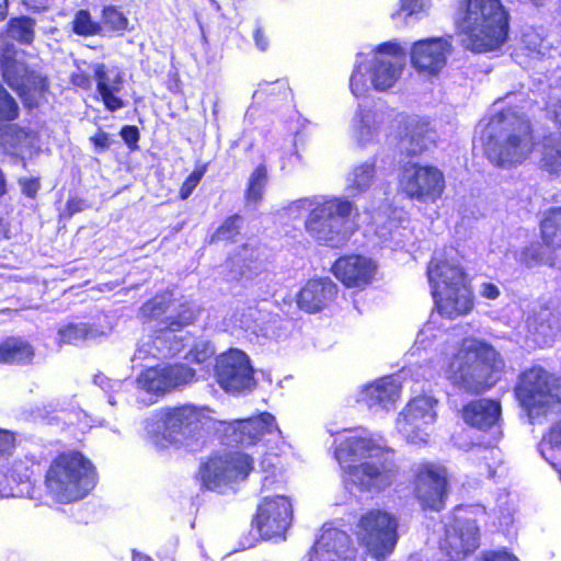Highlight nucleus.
<instances>
[{
    "instance_id": "obj_1",
    "label": "nucleus",
    "mask_w": 561,
    "mask_h": 561,
    "mask_svg": "<svg viewBox=\"0 0 561 561\" xmlns=\"http://www.w3.org/2000/svg\"><path fill=\"white\" fill-rule=\"evenodd\" d=\"M210 430L222 431L226 444L242 447H265L280 438L275 417L268 412L227 423L214 420L205 407L183 404L161 409L146 421V431L157 446L173 444L193 453L203 447Z\"/></svg>"
},
{
    "instance_id": "obj_2",
    "label": "nucleus",
    "mask_w": 561,
    "mask_h": 561,
    "mask_svg": "<svg viewBox=\"0 0 561 561\" xmlns=\"http://www.w3.org/2000/svg\"><path fill=\"white\" fill-rule=\"evenodd\" d=\"M335 459L342 481L350 491L380 492L396 479L393 450L367 431H351L337 444Z\"/></svg>"
},
{
    "instance_id": "obj_3",
    "label": "nucleus",
    "mask_w": 561,
    "mask_h": 561,
    "mask_svg": "<svg viewBox=\"0 0 561 561\" xmlns=\"http://www.w3.org/2000/svg\"><path fill=\"white\" fill-rule=\"evenodd\" d=\"M482 142L488 159L502 168L523 163L534 149L530 124L514 108L495 110L482 130Z\"/></svg>"
},
{
    "instance_id": "obj_4",
    "label": "nucleus",
    "mask_w": 561,
    "mask_h": 561,
    "mask_svg": "<svg viewBox=\"0 0 561 561\" xmlns=\"http://www.w3.org/2000/svg\"><path fill=\"white\" fill-rule=\"evenodd\" d=\"M503 367L504 362L492 345L467 337L443 365V373L457 387L481 392L494 386Z\"/></svg>"
},
{
    "instance_id": "obj_5",
    "label": "nucleus",
    "mask_w": 561,
    "mask_h": 561,
    "mask_svg": "<svg viewBox=\"0 0 561 561\" xmlns=\"http://www.w3.org/2000/svg\"><path fill=\"white\" fill-rule=\"evenodd\" d=\"M404 65L405 51L398 43H382L370 54L358 53L350 77L351 93L364 98L371 90H390L401 78Z\"/></svg>"
},
{
    "instance_id": "obj_6",
    "label": "nucleus",
    "mask_w": 561,
    "mask_h": 561,
    "mask_svg": "<svg viewBox=\"0 0 561 561\" xmlns=\"http://www.w3.org/2000/svg\"><path fill=\"white\" fill-rule=\"evenodd\" d=\"M457 27L467 48L482 53L502 46L508 33V13L501 0H467Z\"/></svg>"
},
{
    "instance_id": "obj_7",
    "label": "nucleus",
    "mask_w": 561,
    "mask_h": 561,
    "mask_svg": "<svg viewBox=\"0 0 561 561\" xmlns=\"http://www.w3.org/2000/svg\"><path fill=\"white\" fill-rule=\"evenodd\" d=\"M355 205L345 196H318V202L305 221L307 233L319 244L341 248L355 232L351 215Z\"/></svg>"
},
{
    "instance_id": "obj_8",
    "label": "nucleus",
    "mask_w": 561,
    "mask_h": 561,
    "mask_svg": "<svg viewBox=\"0 0 561 561\" xmlns=\"http://www.w3.org/2000/svg\"><path fill=\"white\" fill-rule=\"evenodd\" d=\"M516 400L530 423L561 412V381L541 366L524 370L514 387Z\"/></svg>"
},
{
    "instance_id": "obj_9",
    "label": "nucleus",
    "mask_w": 561,
    "mask_h": 561,
    "mask_svg": "<svg viewBox=\"0 0 561 561\" xmlns=\"http://www.w3.org/2000/svg\"><path fill=\"white\" fill-rule=\"evenodd\" d=\"M46 488L54 500L71 503L85 497L96 484V472L80 453L58 456L46 473Z\"/></svg>"
},
{
    "instance_id": "obj_10",
    "label": "nucleus",
    "mask_w": 561,
    "mask_h": 561,
    "mask_svg": "<svg viewBox=\"0 0 561 561\" xmlns=\"http://www.w3.org/2000/svg\"><path fill=\"white\" fill-rule=\"evenodd\" d=\"M398 522L391 514L371 510L360 515L355 536L368 554L380 560L389 556L398 541Z\"/></svg>"
},
{
    "instance_id": "obj_11",
    "label": "nucleus",
    "mask_w": 561,
    "mask_h": 561,
    "mask_svg": "<svg viewBox=\"0 0 561 561\" xmlns=\"http://www.w3.org/2000/svg\"><path fill=\"white\" fill-rule=\"evenodd\" d=\"M254 468L253 458L242 451L213 455L201 466L199 474L205 488L219 493L244 481Z\"/></svg>"
},
{
    "instance_id": "obj_12",
    "label": "nucleus",
    "mask_w": 561,
    "mask_h": 561,
    "mask_svg": "<svg viewBox=\"0 0 561 561\" xmlns=\"http://www.w3.org/2000/svg\"><path fill=\"white\" fill-rule=\"evenodd\" d=\"M0 67L5 83L25 101H33L46 87L42 76L28 70L24 53L16 49L4 35L0 36Z\"/></svg>"
},
{
    "instance_id": "obj_13",
    "label": "nucleus",
    "mask_w": 561,
    "mask_h": 561,
    "mask_svg": "<svg viewBox=\"0 0 561 561\" xmlns=\"http://www.w3.org/2000/svg\"><path fill=\"white\" fill-rule=\"evenodd\" d=\"M436 404L437 401L430 396L410 400L396 420L398 433L411 444H426L437 417Z\"/></svg>"
},
{
    "instance_id": "obj_14",
    "label": "nucleus",
    "mask_w": 561,
    "mask_h": 561,
    "mask_svg": "<svg viewBox=\"0 0 561 561\" xmlns=\"http://www.w3.org/2000/svg\"><path fill=\"white\" fill-rule=\"evenodd\" d=\"M399 186L411 199L434 204L444 193L445 176L436 167L408 163L400 173Z\"/></svg>"
},
{
    "instance_id": "obj_15",
    "label": "nucleus",
    "mask_w": 561,
    "mask_h": 561,
    "mask_svg": "<svg viewBox=\"0 0 561 561\" xmlns=\"http://www.w3.org/2000/svg\"><path fill=\"white\" fill-rule=\"evenodd\" d=\"M197 313V308L188 302L173 300L171 295L164 294L153 297L147 301L139 311L144 321L159 320L158 333L171 332L172 337L184 327L191 324Z\"/></svg>"
},
{
    "instance_id": "obj_16",
    "label": "nucleus",
    "mask_w": 561,
    "mask_h": 561,
    "mask_svg": "<svg viewBox=\"0 0 561 561\" xmlns=\"http://www.w3.org/2000/svg\"><path fill=\"white\" fill-rule=\"evenodd\" d=\"M215 374L219 386L227 392L241 393L255 386L248 355L236 348L216 358Z\"/></svg>"
},
{
    "instance_id": "obj_17",
    "label": "nucleus",
    "mask_w": 561,
    "mask_h": 561,
    "mask_svg": "<svg viewBox=\"0 0 561 561\" xmlns=\"http://www.w3.org/2000/svg\"><path fill=\"white\" fill-rule=\"evenodd\" d=\"M463 512L462 508L456 511L440 541L442 551L455 561L473 552L479 546V528L474 520L463 516Z\"/></svg>"
},
{
    "instance_id": "obj_18",
    "label": "nucleus",
    "mask_w": 561,
    "mask_h": 561,
    "mask_svg": "<svg viewBox=\"0 0 561 561\" xmlns=\"http://www.w3.org/2000/svg\"><path fill=\"white\" fill-rule=\"evenodd\" d=\"M414 492L425 508L440 511L447 495V472L444 467L422 463L415 469Z\"/></svg>"
},
{
    "instance_id": "obj_19",
    "label": "nucleus",
    "mask_w": 561,
    "mask_h": 561,
    "mask_svg": "<svg viewBox=\"0 0 561 561\" xmlns=\"http://www.w3.org/2000/svg\"><path fill=\"white\" fill-rule=\"evenodd\" d=\"M195 379V370L183 364L151 367L142 371L137 383L140 389L156 394H163L191 383Z\"/></svg>"
},
{
    "instance_id": "obj_20",
    "label": "nucleus",
    "mask_w": 561,
    "mask_h": 561,
    "mask_svg": "<svg viewBox=\"0 0 561 561\" xmlns=\"http://www.w3.org/2000/svg\"><path fill=\"white\" fill-rule=\"evenodd\" d=\"M291 520V504L285 496L264 497L257 507L255 524L262 537L283 538Z\"/></svg>"
},
{
    "instance_id": "obj_21",
    "label": "nucleus",
    "mask_w": 561,
    "mask_h": 561,
    "mask_svg": "<svg viewBox=\"0 0 561 561\" xmlns=\"http://www.w3.org/2000/svg\"><path fill=\"white\" fill-rule=\"evenodd\" d=\"M451 50L450 37L421 39L411 48V64L420 73L436 75L445 67Z\"/></svg>"
},
{
    "instance_id": "obj_22",
    "label": "nucleus",
    "mask_w": 561,
    "mask_h": 561,
    "mask_svg": "<svg viewBox=\"0 0 561 561\" xmlns=\"http://www.w3.org/2000/svg\"><path fill=\"white\" fill-rule=\"evenodd\" d=\"M93 78L96 83V92L106 110L115 112L125 106L119 96L124 88V73L115 66L94 64L92 66Z\"/></svg>"
},
{
    "instance_id": "obj_23",
    "label": "nucleus",
    "mask_w": 561,
    "mask_h": 561,
    "mask_svg": "<svg viewBox=\"0 0 561 561\" xmlns=\"http://www.w3.org/2000/svg\"><path fill=\"white\" fill-rule=\"evenodd\" d=\"M401 383L397 377L389 376L366 385L358 393L357 401L374 412L389 411L400 398Z\"/></svg>"
},
{
    "instance_id": "obj_24",
    "label": "nucleus",
    "mask_w": 561,
    "mask_h": 561,
    "mask_svg": "<svg viewBox=\"0 0 561 561\" xmlns=\"http://www.w3.org/2000/svg\"><path fill=\"white\" fill-rule=\"evenodd\" d=\"M385 113L364 104H358L348 123V135L359 146L365 147L378 140Z\"/></svg>"
},
{
    "instance_id": "obj_25",
    "label": "nucleus",
    "mask_w": 561,
    "mask_h": 561,
    "mask_svg": "<svg viewBox=\"0 0 561 561\" xmlns=\"http://www.w3.org/2000/svg\"><path fill=\"white\" fill-rule=\"evenodd\" d=\"M311 549L340 561H357V550L350 535L333 524L323 525Z\"/></svg>"
},
{
    "instance_id": "obj_26",
    "label": "nucleus",
    "mask_w": 561,
    "mask_h": 561,
    "mask_svg": "<svg viewBox=\"0 0 561 561\" xmlns=\"http://www.w3.org/2000/svg\"><path fill=\"white\" fill-rule=\"evenodd\" d=\"M432 295L443 290V286L454 287L468 283L467 275L459 261L454 256L435 254L427 268Z\"/></svg>"
},
{
    "instance_id": "obj_27",
    "label": "nucleus",
    "mask_w": 561,
    "mask_h": 561,
    "mask_svg": "<svg viewBox=\"0 0 561 561\" xmlns=\"http://www.w3.org/2000/svg\"><path fill=\"white\" fill-rule=\"evenodd\" d=\"M332 271L337 279L347 287H362L370 283L376 272L375 262L362 255L340 257Z\"/></svg>"
},
{
    "instance_id": "obj_28",
    "label": "nucleus",
    "mask_w": 561,
    "mask_h": 561,
    "mask_svg": "<svg viewBox=\"0 0 561 561\" xmlns=\"http://www.w3.org/2000/svg\"><path fill=\"white\" fill-rule=\"evenodd\" d=\"M438 314L448 319H456L468 314L473 308V294L468 286H443V290L433 294Z\"/></svg>"
},
{
    "instance_id": "obj_29",
    "label": "nucleus",
    "mask_w": 561,
    "mask_h": 561,
    "mask_svg": "<svg viewBox=\"0 0 561 561\" xmlns=\"http://www.w3.org/2000/svg\"><path fill=\"white\" fill-rule=\"evenodd\" d=\"M337 287L329 278L311 279L299 291L297 304L306 312L325 308L336 296Z\"/></svg>"
},
{
    "instance_id": "obj_30",
    "label": "nucleus",
    "mask_w": 561,
    "mask_h": 561,
    "mask_svg": "<svg viewBox=\"0 0 561 561\" xmlns=\"http://www.w3.org/2000/svg\"><path fill=\"white\" fill-rule=\"evenodd\" d=\"M36 142V135L15 124L0 126V151L24 159L31 154Z\"/></svg>"
},
{
    "instance_id": "obj_31",
    "label": "nucleus",
    "mask_w": 561,
    "mask_h": 561,
    "mask_svg": "<svg viewBox=\"0 0 561 561\" xmlns=\"http://www.w3.org/2000/svg\"><path fill=\"white\" fill-rule=\"evenodd\" d=\"M528 337L538 346L550 344L559 332V318L549 309L541 308L529 314L525 322Z\"/></svg>"
},
{
    "instance_id": "obj_32",
    "label": "nucleus",
    "mask_w": 561,
    "mask_h": 561,
    "mask_svg": "<svg viewBox=\"0 0 561 561\" xmlns=\"http://www.w3.org/2000/svg\"><path fill=\"white\" fill-rule=\"evenodd\" d=\"M184 347L182 339L172 337L171 332L158 333L156 336H148L138 345L131 358L133 362L152 357H171L179 354Z\"/></svg>"
},
{
    "instance_id": "obj_33",
    "label": "nucleus",
    "mask_w": 561,
    "mask_h": 561,
    "mask_svg": "<svg viewBox=\"0 0 561 561\" xmlns=\"http://www.w3.org/2000/svg\"><path fill=\"white\" fill-rule=\"evenodd\" d=\"M501 415V405L491 399H479L463 409V419L471 426L485 430L495 425Z\"/></svg>"
},
{
    "instance_id": "obj_34",
    "label": "nucleus",
    "mask_w": 561,
    "mask_h": 561,
    "mask_svg": "<svg viewBox=\"0 0 561 561\" xmlns=\"http://www.w3.org/2000/svg\"><path fill=\"white\" fill-rule=\"evenodd\" d=\"M110 330L108 327L104 328L96 324L67 323L58 328L56 341L59 346L80 345L106 336Z\"/></svg>"
},
{
    "instance_id": "obj_35",
    "label": "nucleus",
    "mask_w": 561,
    "mask_h": 561,
    "mask_svg": "<svg viewBox=\"0 0 561 561\" xmlns=\"http://www.w3.org/2000/svg\"><path fill=\"white\" fill-rule=\"evenodd\" d=\"M33 357V347L23 340L10 337L0 343V363L2 364H27Z\"/></svg>"
},
{
    "instance_id": "obj_36",
    "label": "nucleus",
    "mask_w": 561,
    "mask_h": 561,
    "mask_svg": "<svg viewBox=\"0 0 561 561\" xmlns=\"http://www.w3.org/2000/svg\"><path fill=\"white\" fill-rule=\"evenodd\" d=\"M404 141L409 144L407 149L411 154H419L434 142V131L427 122L413 121Z\"/></svg>"
},
{
    "instance_id": "obj_37",
    "label": "nucleus",
    "mask_w": 561,
    "mask_h": 561,
    "mask_svg": "<svg viewBox=\"0 0 561 561\" xmlns=\"http://www.w3.org/2000/svg\"><path fill=\"white\" fill-rule=\"evenodd\" d=\"M518 49L523 55L531 58L550 55L553 50L550 43L543 38L542 33L534 27H527L523 31Z\"/></svg>"
},
{
    "instance_id": "obj_38",
    "label": "nucleus",
    "mask_w": 561,
    "mask_h": 561,
    "mask_svg": "<svg viewBox=\"0 0 561 561\" xmlns=\"http://www.w3.org/2000/svg\"><path fill=\"white\" fill-rule=\"evenodd\" d=\"M541 237L547 245L561 248V207L550 208L545 213Z\"/></svg>"
},
{
    "instance_id": "obj_39",
    "label": "nucleus",
    "mask_w": 561,
    "mask_h": 561,
    "mask_svg": "<svg viewBox=\"0 0 561 561\" xmlns=\"http://www.w3.org/2000/svg\"><path fill=\"white\" fill-rule=\"evenodd\" d=\"M375 178V165L371 162H364L355 167L347 175L346 191L356 195L366 191L373 183Z\"/></svg>"
},
{
    "instance_id": "obj_40",
    "label": "nucleus",
    "mask_w": 561,
    "mask_h": 561,
    "mask_svg": "<svg viewBox=\"0 0 561 561\" xmlns=\"http://www.w3.org/2000/svg\"><path fill=\"white\" fill-rule=\"evenodd\" d=\"M540 165L550 174H561V137L545 140Z\"/></svg>"
},
{
    "instance_id": "obj_41",
    "label": "nucleus",
    "mask_w": 561,
    "mask_h": 561,
    "mask_svg": "<svg viewBox=\"0 0 561 561\" xmlns=\"http://www.w3.org/2000/svg\"><path fill=\"white\" fill-rule=\"evenodd\" d=\"M34 20L22 16L11 19L8 24L7 39L8 37L15 39L22 44H31L34 38Z\"/></svg>"
},
{
    "instance_id": "obj_42",
    "label": "nucleus",
    "mask_w": 561,
    "mask_h": 561,
    "mask_svg": "<svg viewBox=\"0 0 561 561\" xmlns=\"http://www.w3.org/2000/svg\"><path fill=\"white\" fill-rule=\"evenodd\" d=\"M267 181L266 168L262 164L255 168L248 181V188L245 193L248 204L257 205L262 201Z\"/></svg>"
},
{
    "instance_id": "obj_43",
    "label": "nucleus",
    "mask_w": 561,
    "mask_h": 561,
    "mask_svg": "<svg viewBox=\"0 0 561 561\" xmlns=\"http://www.w3.org/2000/svg\"><path fill=\"white\" fill-rule=\"evenodd\" d=\"M102 24L114 32H123L128 27V19L115 5H105L101 14Z\"/></svg>"
},
{
    "instance_id": "obj_44",
    "label": "nucleus",
    "mask_w": 561,
    "mask_h": 561,
    "mask_svg": "<svg viewBox=\"0 0 561 561\" xmlns=\"http://www.w3.org/2000/svg\"><path fill=\"white\" fill-rule=\"evenodd\" d=\"M72 30L78 35L91 36L102 31V24L93 21L89 11L79 10L72 21Z\"/></svg>"
},
{
    "instance_id": "obj_45",
    "label": "nucleus",
    "mask_w": 561,
    "mask_h": 561,
    "mask_svg": "<svg viewBox=\"0 0 561 561\" xmlns=\"http://www.w3.org/2000/svg\"><path fill=\"white\" fill-rule=\"evenodd\" d=\"M437 316H432L430 321L417 333L415 346L417 348L430 347L435 340L442 337L443 332L436 328Z\"/></svg>"
},
{
    "instance_id": "obj_46",
    "label": "nucleus",
    "mask_w": 561,
    "mask_h": 561,
    "mask_svg": "<svg viewBox=\"0 0 561 561\" xmlns=\"http://www.w3.org/2000/svg\"><path fill=\"white\" fill-rule=\"evenodd\" d=\"M20 107L14 98L0 84V122L18 118Z\"/></svg>"
},
{
    "instance_id": "obj_47",
    "label": "nucleus",
    "mask_w": 561,
    "mask_h": 561,
    "mask_svg": "<svg viewBox=\"0 0 561 561\" xmlns=\"http://www.w3.org/2000/svg\"><path fill=\"white\" fill-rule=\"evenodd\" d=\"M512 254L517 262L527 267H534L545 263L541 256V247L537 243L525 247L519 253L513 251Z\"/></svg>"
},
{
    "instance_id": "obj_48",
    "label": "nucleus",
    "mask_w": 561,
    "mask_h": 561,
    "mask_svg": "<svg viewBox=\"0 0 561 561\" xmlns=\"http://www.w3.org/2000/svg\"><path fill=\"white\" fill-rule=\"evenodd\" d=\"M241 221L242 219L240 216H230L213 234L211 241H225L233 239L239 233Z\"/></svg>"
},
{
    "instance_id": "obj_49",
    "label": "nucleus",
    "mask_w": 561,
    "mask_h": 561,
    "mask_svg": "<svg viewBox=\"0 0 561 561\" xmlns=\"http://www.w3.org/2000/svg\"><path fill=\"white\" fill-rule=\"evenodd\" d=\"M213 346L205 341L197 342L185 356L190 363L204 364L214 355Z\"/></svg>"
},
{
    "instance_id": "obj_50",
    "label": "nucleus",
    "mask_w": 561,
    "mask_h": 561,
    "mask_svg": "<svg viewBox=\"0 0 561 561\" xmlns=\"http://www.w3.org/2000/svg\"><path fill=\"white\" fill-rule=\"evenodd\" d=\"M373 224L376 226V233L383 240L391 236L392 228L396 227L394 220L390 219L385 213L376 211L371 216Z\"/></svg>"
},
{
    "instance_id": "obj_51",
    "label": "nucleus",
    "mask_w": 561,
    "mask_h": 561,
    "mask_svg": "<svg viewBox=\"0 0 561 561\" xmlns=\"http://www.w3.org/2000/svg\"><path fill=\"white\" fill-rule=\"evenodd\" d=\"M16 436L14 432L0 427V463L12 456L15 449Z\"/></svg>"
},
{
    "instance_id": "obj_52",
    "label": "nucleus",
    "mask_w": 561,
    "mask_h": 561,
    "mask_svg": "<svg viewBox=\"0 0 561 561\" xmlns=\"http://www.w3.org/2000/svg\"><path fill=\"white\" fill-rule=\"evenodd\" d=\"M431 7V0H401L400 11L407 16L420 18Z\"/></svg>"
},
{
    "instance_id": "obj_53",
    "label": "nucleus",
    "mask_w": 561,
    "mask_h": 561,
    "mask_svg": "<svg viewBox=\"0 0 561 561\" xmlns=\"http://www.w3.org/2000/svg\"><path fill=\"white\" fill-rule=\"evenodd\" d=\"M558 447V446H561V419L556 422L549 433L543 436L540 445H539V449H540V453L541 455L546 458V448L547 447Z\"/></svg>"
},
{
    "instance_id": "obj_54",
    "label": "nucleus",
    "mask_w": 561,
    "mask_h": 561,
    "mask_svg": "<svg viewBox=\"0 0 561 561\" xmlns=\"http://www.w3.org/2000/svg\"><path fill=\"white\" fill-rule=\"evenodd\" d=\"M318 202V196L309 198H300L291 202L287 207V213L290 217L296 218L301 216L305 211L312 213V208Z\"/></svg>"
},
{
    "instance_id": "obj_55",
    "label": "nucleus",
    "mask_w": 561,
    "mask_h": 561,
    "mask_svg": "<svg viewBox=\"0 0 561 561\" xmlns=\"http://www.w3.org/2000/svg\"><path fill=\"white\" fill-rule=\"evenodd\" d=\"M204 172V169H196L187 176L180 190V196L182 199H186L192 194L194 188L202 180Z\"/></svg>"
},
{
    "instance_id": "obj_56",
    "label": "nucleus",
    "mask_w": 561,
    "mask_h": 561,
    "mask_svg": "<svg viewBox=\"0 0 561 561\" xmlns=\"http://www.w3.org/2000/svg\"><path fill=\"white\" fill-rule=\"evenodd\" d=\"M478 293L482 298H485L489 300H495L501 295V290H500L499 286L493 283H490V282L481 283L479 285Z\"/></svg>"
},
{
    "instance_id": "obj_57",
    "label": "nucleus",
    "mask_w": 561,
    "mask_h": 561,
    "mask_svg": "<svg viewBox=\"0 0 561 561\" xmlns=\"http://www.w3.org/2000/svg\"><path fill=\"white\" fill-rule=\"evenodd\" d=\"M94 382L105 391H118L122 388L121 380H112L102 374L94 377Z\"/></svg>"
},
{
    "instance_id": "obj_58",
    "label": "nucleus",
    "mask_w": 561,
    "mask_h": 561,
    "mask_svg": "<svg viewBox=\"0 0 561 561\" xmlns=\"http://www.w3.org/2000/svg\"><path fill=\"white\" fill-rule=\"evenodd\" d=\"M70 81L73 85L81 89H89L91 87L90 76L80 69L71 75Z\"/></svg>"
},
{
    "instance_id": "obj_59",
    "label": "nucleus",
    "mask_w": 561,
    "mask_h": 561,
    "mask_svg": "<svg viewBox=\"0 0 561 561\" xmlns=\"http://www.w3.org/2000/svg\"><path fill=\"white\" fill-rule=\"evenodd\" d=\"M121 136L129 147L136 145L139 139V133L135 126L123 127L121 130Z\"/></svg>"
},
{
    "instance_id": "obj_60",
    "label": "nucleus",
    "mask_w": 561,
    "mask_h": 561,
    "mask_svg": "<svg viewBox=\"0 0 561 561\" xmlns=\"http://www.w3.org/2000/svg\"><path fill=\"white\" fill-rule=\"evenodd\" d=\"M480 561H518L514 556L505 551H490L483 554Z\"/></svg>"
},
{
    "instance_id": "obj_61",
    "label": "nucleus",
    "mask_w": 561,
    "mask_h": 561,
    "mask_svg": "<svg viewBox=\"0 0 561 561\" xmlns=\"http://www.w3.org/2000/svg\"><path fill=\"white\" fill-rule=\"evenodd\" d=\"M20 184L22 186L23 193L30 197L34 196L39 188V183L35 179L20 180Z\"/></svg>"
},
{
    "instance_id": "obj_62",
    "label": "nucleus",
    "mask_w": 561,
    "mask_h": 561,
    "mask_svg": "<svg viewBox=\"0 0 561 561\" xmlns=\"http://www.w3.org/2000/svg\"><path fill=\"white\" fill-rule=\"evenodd\" d=\"M91 141L94 144L96 148L100 150H105L110 147V136L104 131H99L94 136L91 137Z\"/></svg>"
},
{
    "instance_id": "obj_63",
    "label": "nucleus",
    "mask_w": 561,
    "mask_h": 561,
    "mask_svg": "<svg viewBox=\"0 0 561 561\" xmlns=\"http://www.w3.org/2000/svg\"><path fill=\"white\" fill-rule=\"evenodd\" d=\"M253 37H254L256 46L261 50H265L267 48L268 42L261 28H256L254 31Z\"/></svg>"
},
{
    "instance_id": "obj_64",
    "label": "nucleus",
    "mask_w": 561,
    "mask_h": 561,
    "mask_svg": "<svg viewBox=\"0 0 561 561\" xmlns=\"http://www.w3.org/2000/svg\"><path fill=\"white\" fill-rule=\"evenodd\" d=\"M259 266L257 265H254L253 267L250 265V264H244L240 267V276L241 277H245L247 279H251L253 278L255 275H257L259 273L255 272L254 270H257Z\"/></svg>"
}]
</instances>
